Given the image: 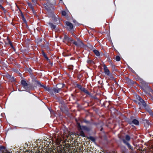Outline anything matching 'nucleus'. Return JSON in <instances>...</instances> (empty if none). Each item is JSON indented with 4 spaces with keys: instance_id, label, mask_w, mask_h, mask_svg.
<instances>
[{
    "instance_id": "f257e3e1",
    "label": "nucleus",
    "mask_w": 153,
    "mask_h": 153,
    "mask_svg": "<svg viewBox=\"0 0 153 153\" xmlns=\"http://www.w3.org/2000/svg\"><path fill=\"white\" fill-rule=\"evenodd\" d=\"M63 42L65 43H67V42L69 43L73 42V43L74 44L78 47H84L85 46L79 39H78V42H77L75 41H74L72 38L69 37L66 34H65L64 36Z\"/></svg>"
},
{
    "instance_id": "f03ea898",
    "label": "nucleus",
    "mask_w": 153,
    "mask_h": 153,
    "mask_svg": "<svg viewBox=\"0 0 153 153\" xmlns=\"http://www.w3.org/2000/svg\"><path fill=\"white\" fill-rule=\"evenodd\" d=\"M140 82L141 84V86H140V87L145 92L149 94L150 93L153 94V91L150 87L148 83H146L143 80H141Z\"/></svg>"
},
{
    "instance_id": "7ed1b4c3",
    "label": "nucleus",
    "mask_w": 153,
    "mask_h": 153,
    "mask_svg": "<svg viewBox=\"0 0 153 153\" xmlns=\"http://www.w3.org/2000/svg\"><path fill=\"white\" fill-rule=\"evenodd\" d=\"M75 120L77 123L76 124L78 125L83 123L87 124H98L95 123H94L92 119H90V120H88L87 117H85V118H79L78 119H76Z\"/></svg>"
},
{
    "instance_id": "20e7f679",
    "label": "nucleus",
    "mask_w": 153,
    "mask_h": 153,
    "mask_svg": "<svg viewBox=\"0 0 153 153\" xmlns=\"http://www.w3.org/2000/svg\"><path fill=\"white\" fill-rule=\"evenodd\" d=\"M137 99L140 102L145 109L149 113L150 115H153V112L150 108L149 106L146 104L145 101L140 96L137 97Z\"/></svg>"
},
{
    "instance_id": "39448f33",
    "label": "nucleus",
    "mask_w": 153,
    "mask_h": 153,
    "mask_svg": "<svg viewBox=\"0 0 153 153\" xmlns=\"http://www.w3.org/2000/svg\"><path fill=\"white\" fill-rule=\"evenodd\" d=\"M21 83L23 87L26 90H30L32 88V85L30 83H27L25 80H22Z\"/></svg>"
},
{
    "instance_id": "423d86ee",
    "label": "nucleus",
    "mask_w": 153,
    "mask_h": 153,
    "mask_svg": "<svg viewBox=\"0 0 153 153\" xmlns=\"http://www.w3.org/2000/svg\"><path fill=\"white\" fill-rule=\"evenodd\" d=\"M130 136L128 135H126L125 136V139H123L122 141L123 143L127 146L129 149H132V147L128 142L130 140Z\"/></svg>"
},
{
    "instance_id": "0eeeda50",
    "label": "nucleus",
    "mask_w": 153,
    "mask_h": 153,
    "mask_svg": "<svg viewBox=\"0 0 153 153\" xmlns=\"http://www.w3.org/2000/svg\"><path fill=\"white\" fill-rule=\"evenodd\" d=\"M127 121L130 124L132 123L134 124H139L138 120L136 119L135 117L133 116H131L130 118Z\"/></svg>"
},
{
    "instance_id": "6e6552de",
    "label": "nucleus",
    "mask_w": 153,
    "mask_h": 153,
    "mask_svg": "<svg viewBox=\"0 0 153 153\" xmlns=\"http://www.w3.org/2000/svg\"><path fill=\"white\" fill-rule=\"evenodd\" d=\"M76 86L75 87H77L82 91L84 92L85 93L88 95L90 96L91 95V94L85 88L82 87L81 85L77 84H76Z\"/></svg>"
},
{
    "instance_id": "1a4fd4ad",
    "label": "nucleus",
    "mask_w": 153,
    "mask_h": 153,
    "mask_svg": "<svg viewBox=\"0 0 153 153\" xmlns=\"http://www.w3.org/2000/svg\"><path fill=\"white\" fill-rule=\"evenodd\" d=\"M66 29L69 31H74V27L72 23L68 21L65 22Z\"/></svg>"
},
{
    "instance_id": "9d476101",
    "label": "nucleus",
    "mask_w": 153,
    "mask_h": 153,
    "mask_svg": "<svg viewBox=\"0 0 153 153\" xmlns=\"http://www.w3.org/2000/svg\"><path fill=\"white\" fill-rule=\"evenodd\" d=\"M78 128L79 129V130H83L84 131H86L87 132H89V131L91 130V128L88 127L86 126H82L81 125H78Z\"/></svg>"
},
{
    "instance_id": "9b49d317",
    "label": "nucleus",
    "mask_w": 153,
    "mask_h": 153,
    "mask_svg": "<svg viewBox=\"0 0 153 153\" xmlns=\"http://www.w3.org/2000/svg\"><path fill=\"white\" fill-rule=\"evenodd\" d=\"M59 85H62V86L61 88H59L58 87L53 88V92H54L55 94L59 93V91L61 90L62 88L64 87L65 85V84H59Z\"/></svg>"
},
{
    "instance_id": "f8f14e48",
    "label": "nucleus",
    "mask_w": 153,
    "mask_h": 153,
    "mask_svg": "<svg viewBox=\"0 0 153 153\" xmlns=\"http://www.w3.org/2000/svg\"><path fill=\"white\" fill-rule=\"evenodd\" d=\"M35 81L38 85H39L40 87L43 88L45 90L49 91V90L50 88H48L46 86L41 84L40 82L38 80H35Z\"/></svg>"
},
{
    "instance_id": "ddd939ff",
    "label": "nucleus",
    "mask_w": 153,
    "mask_h": 153,
    "mask_svg": "<svg viewBox=\"0 0 153 153\" xmlns=\"http://www.w3.org/2000/svg\"><path fill=\"white\" fill-rule=\"evenodd\" d=\"M35 81L38 85H39L40 87L43 88L45 90L49 91V90L50 88H48L46 86L41 84L40 82L38 80H35Z\"/></svg>"
},
{
    "instance_id": "4468645a",
    "label": "nucleus",
    "mask_w": 153,
    "mask_h": 153,
    "mask_svg": "<svg viewBox=\"0 0 153 153\" xmlns=\"http://www.w3.org/2000/svg\"><path fill=\"white\" fill-rule=\"evenodd\" d=\"M5 76L7 78L10 80L11 82H14L16 81L14 77L13 76H12L9 74H6Z\"/></svg>"
},
{
    "instance_id": "2eb2a0df",
    "label": "nucleus",
    "mask_w": 153,
    "mask_h": 153,
    "mask_svg": "<svg viewBox=\"0 0 153 153\" xmlns=\"http://www.w3.org/2000/svg\"><path fill=\"white\" fill-rule=\"evenodd\" d=\"M103 69L104 72L106 75L108 76L109 75L110 71L105 65H104L103 66Z\"/></svg>"
},
{
    "instance_id": "dca6fc26",
    "label": "nucleus",
    "mask_w": 153,
    "mask_h": 153,
    "mask_svg": "<svg viewBox=\"0 0 153 153\" xmlns=\"http://www.w3.org/2000/svg\"><path fill=\"white\" fill-rule=\"evenodd\" d=\"M7 151L5 146H0V152L5 153L6 152H7Z\"/></svg>"
},
{
    "instance_id": "f3484780",
    "label": "nucleus",
    "mask_w": 153,
    "mask_h": 153,
    "mask_svg": "<svg viewBox=\"0 0 153 153\" xmlns=\"http://www.w3.org/2000/svg\"><path fill=\"white\" fill-rule=\"evenodd\" d=\"M42 55L44 56V57L47 60L49 61V63L50 64H53L52 63H51L50 62V60L47 57V55H46L45 53L43 51H42Z\"/></svg>"
},
{
    "instance_id": "a211bd4d",
    "label": "nucleus",
    "mask_w": 153,
    "mask_h": 153,
    "mask_svg": "<svg viewBox=\"0 0 153 153\" xmlns=\"http://www.w3.org/2000/svg\"><path fill=\"white\" fill-rule=\"evenodd\" d=\"M48 24L52 30L55 29L56 28V26L54 25L53 23L51 22H49Z\"/></svg>"
},
{
    "instance_id": "6ab92c4d",
    "label": "nucleus",
    "mask_w": 153,
    "mask_h": 153,
    "mask_svg": "<svg viewBox=\"0 0 153 153\" xmlns=\"http://www.w3.org/2000/svg\"><path fill=\"white\" fill-rule=\"evenodd\" d=\"M93 52L97 56H100V53L98 50L96 49H94L93 50Z\"/></svg>"
},
{
    "instance_id": "aec40b11",
    "label": "nucleus",
    "mask_w": 153,
    "mask_h": 153,
    "mask_svg": "<svg viewBox=\"0 0 153 153\" xmlns=\"http://www.w3.org/2000/svg\"><path fill=\"white\" fill-rule=\"evenodd\" d=\"M78 129L79 131L80 135L82 137H85V135L83 131H82L83 130H79V128H78Z\"/></svg>"
},
{
    "instance_id": "412c9836",
    "label": "nucleus",
    "mask_w": 153,
    "mask_h": 153,
    "mask_svg": "<svg viewBox=\"0 0 153 153\" xmlns=\"http://www.w3.org/2000/svg\"><path fill=\"white\" fill-rule=\"evenodd\" d=\"M52 96H54L55 95L53 93V88H50L48 91Z\"/></svg>"
},
{
    "instance_id": "4be33fe9",
    "label": "nucleus",
    "mask_w": 153,
    "mask_h": 153,
    "mask_svg": "<svg viewBox=\"0 0 153 153\" xmlns=\"http://www.w3.org/2000/svg\"><path fill=\"white\" fill-rule=\"evenodd\" d=\"M21 16L22 19L23 21L25 23H26L27 22L26 20L22 13H21Z\"/></svg>"
},
{
    "instance_id": "5701e85b",
    "label": "nucleus",
    "mask_w": 153,
    "mask_h": 153,
    "mask_svg": "<svg viewBox=\"0 0 153 153\" xmlns=\"http://www.w3.org/2000/svg\"><path fill=\"white\" fill-rule=\"evenodd\" d=\"M143 121V123L144 124H150V123L149 122V121L147 120H142Z\"/></svg>"
},
{
    "instance_id": "b1692460",
    "label": "nucleus",
    "mask_w": 153,
    "mask_h": 153,
    "mask_svg": "<svg viewBox=\"0 0 153 153\" xmlns=\"http://www.w3.org/2000/svg\"><path fill=\"white\" fill-rule=\"evenodd\" d=\"M11 48L13 49L14 51H15L16 49L15 48H14L13 46V45L11 42L9 40L8 42Z\"/></svg>"
},
{
    "instance_id": "393cba45",
    "label": "nucleus",
    "mask_w": 153,
    "mask_h": 153,
    "mask_svg": "<svg viewBox=\"0 0 153 153\" xmlns=\"http://www.w3.org/2000/svg\"><path fill=\"white\" fill-rule=\"evenodd\" d=\"M1 5L2 4H0V8L2 9V10H3V12L5 13L7 12V10L5 8L2 6Z\"/></svg>"
},
{
    "instance_id": "a878e982",
    "label": "nucleus",
    "mask_w": 153,
    "mask_h": 153,
    "mask_svg": "<svg viewBox=\"0 0 153 153\" xmlns=\"http://www.w3.org/2000/svg\"><path fill=\"white\" fill-rule=\"evenodd\" d=\"M89 138L90 140H91V141L93 142H94L95 141V138H94V137L92 136H90L89 137Z\"/></svg>"
},
{
    "instance_id": "bb28decb",
    "label": "nucleus",
    "mask_w": 153,
    "mask_h": 153,
    "mask_svg": "<svg viewBox=\"0 0 153 153\" xmlns=\"http://www.w3.org/2000/svg\"><path fill=\"white\" fill-rule=\"evenodd\" d=\"M115 59L117 61H119L120 60V57L119 56H117L116 57Z\"/></svg>"
},
{
    "instance_id": "cd10ccee",
    "label": "nucleus",
    "mask_w": 153,
    "mask_h": 153,
    "mask_svg": "<svg viewBox=\"0 0 153 153\" xmlns=\"http://www.w3.org/2000/svg\"><path fill=\"white\" fill-rule=\"evenodd\" d=\"M62 14L63 16H65L66 15L67 13L65 11L63 10L62 12Z\"/></svg>"
},
{
    "instance_id": "c85d7f7f",
    "label": "nucleus",
    "mask_w": 153,
    "mask_h": 153,
    "mask_svg": "<svg viewBox=\"0 0 153 153\" xmlns=\"http://www.w3.org/2000/svg\"><path fill=\"white\" fill-rule=\"evenodd\" d=\"M28 71L30 73V74H33L31 68H29L28 70Z\"/></svg>"
},
{
    "instance_id": "c756f323",
    "label": "nucleus",
    "mask_w": 153,
    "mask_h": 153,
    "mask_svg": "<svg viewBox=\"0 0 153 153\" xmlns=\"http://www.w3.org/2000/svg\"><path fill=\"white\" fill-rule=\"evenodd\" d=\"M108 76L110 77L112 79H114V77L113 75L111 74L110 73L109 75H108Z\"/></svg>"
},
{
    "instance_id": "7c9ffc66",
    "label": "nucleus",
    "mask_w": 153,
    "mask_h": 153,
    "mask_svg": "<svg viewBox=\"0 0 153 153\" xmlns=\"http://www.w3.org/2000/svg\"><path fill=\"white\" fill-rule=\"evenodd\" d=\"M28 5L29 6V7L30 8V9L33 8L31 4L30 3H27Z\"/></svg>"
},
{
    "instance_id": "2f4dec72",
    "label": "nucleus",
    "mask_w": 153,
    "mask_h": 153,
    "mask_svg": "<svg viewBox=\"0 0 153 153\" xmlns=\"http://www.w3.org/2000/svg\"><path fill=\"white\" fill-rule=\"evenodd\" d=\"M128 81L132 84H133L134 83V82L133 81L131 80V79H128Z\"/></svg>"
},
{
    "instance_id": "473e14b6",
    "label": "nucleus",
    "mask_w": 153,
    "mask_h": 153,
    "mask_svg": "<svg viewBox=\"0 0 153 153\" xmlns=\"http://www.w3.org/2000/svg\"><path fill=\"white\" fill-rule=\"evenodd\" d=\"M31 10H32L33 13L34 15H36V12L35 11V10L34 9V8H33L32 9H31Z\"/></svg>"
},
{
    "instance_id": "72a5a7b5",
    "label": "nucleus",
    "mask_w": 153,
    "mask_h": 153,
    "mask_svg": "<svg viewBox=\"0 0 153 153\" xmlns=\"http://www.w3.org/2000/svg\"><path fill=\"white\" fill-rule=\"evenodd\" d=\"M93 62L92 60H88L87 61V63L89 64H91Z\"/></svg>"
},
{
    "instance_id": "f704fd0d",
    "label": "nucleus",
    "mask_w": 153,
    "mask_h": 153,
    "mask_svg": "<svg viewBox=\"0 0 153 153\" xmlns=\"http://www.w3.org/2000/svg\"><path fill=\"white\" fill-rule=\"evenodd\" d=\"M12 70L15 72H16V73L19 72V71L18 70V69H16L13 68V69Z\"/></svg>"
},
{
    "instance_id": "c9c22d12",
    "label": "nucleus",
    "mask_w": 153,
    "mask_h": 153,
    "mask_svg": "<svg viewBox=\"0 0 153 153\" xmlns=\"http://www.w3.org/2000/svg\"><path fill=\"white\" fill-rule=\"evenodd\" d=\"M73 65H70V66H69L68 68L69 69L71 70H73Z\"/></svg>"
},
{
    "instance_id": "e433bc0d",
    "label": "nucleus",
    "mask_w": 153,
    "mask_h": 153,
    "mask_svg": "<svg viewBox=\"0 0 153 153\" xmlns=\"http://www.w3.org/2000/svg\"><path fill=\"white\" fill-rule=\"evenodd\" d=\"M32 1L33 3L34 4L36 5V2L37 0H31Z\"/></svg>"
},
{
    "instance_id": "4c0bfd02",
    "label": "nucleus",
    "mask_w": 153,
    "mask_h": 153,
    "mask_svg": "<svg viewBox=\"0 0 153 153\" xmlns=\"http://www.w3.org/2000/svg\"><path fill=\"white\" fill-rule=\"evenodd\" d=\"M45 47L46 49L47 50H50V48L48 45L46 46H45Z\"/></svg>"
},
{
    "instance_id": "58836bf2",
    "label": "nucleus",
    "mask_w": 153,
    "mask_h": 153,
    "mask_svg": "<svg viewBox=\"0 0 153 153\" xmlns=\"http://www.w3.org/2000/svg\"><path fill=\"white\" fill-rule=\"evenodd\" d=\"M4 2V0H0V4H2Z\"/></svg>"
},
{
    "instance_id": "ea45409f",
    "label": "nucleus",
    "mask_w": 153,
    "mask_h": 153,
    "mask_svg": "<svg viewBox=\"0 0 153 153\" xmlns=\"http://www.w3.org/2000/svg\"><path fill=\"white\" fill-rule=\"evenodd\" d=\"M73 23H75V25H76V23H77V22L75 20V19L73 20Z\"/></svg>"
},
{
    "instance_id": "a19ab883",
    "label": "nucleus",
    "mask_w": 153,
    "mask_h": 153,
    "mask_svg": "<svg viewBox=\"0 0 153 153\" xmlns=\"http://www.w3.org/2000/svg\"><path fill=\"white\" fill-rule=\"evenodd\" d=\"M51 4L52 5H55L56 4L55 1H54L53 2H51Z\"/></svg>"
},
{
    "instance_id": "79ce46f5",
    "label": "nucleus",
    "mask_w": 153,
    "mask_h": 153,
    "mask_svg": "<svg viewBox=\"0 0 153 153\" xmlns=\"http://www.w3.org/2000/svg\"><path fill=\"white\" fill-rule=\"evenodd\" d=\"M72 35L73 36H74L77 39V41H78V39H79L76 37V36H75V34H74L72 33Z\"/></svg>"
},
{
    "instance_id": "37998d69",
    "label": "nucleus",
    "mask_w": 153,
    "mask_h": 153,
    "mask_svg": "<svg viewBox=\"0 0 153 153\" xmlns=\"http://www.w3.org/2000/svg\"><path fill=\"white\" fill-rule=\"evenodd\" d=\"M42 41V39H40L38 40V42H41Z\"/></svg>"
},
{
    "instance_id": "c03bdc74",
    "label": "nucleus",
    "mask_w": 153,
    "mask_h": 153,
    "mask_svg": "<svg viewBox=\"0 0 153 153\" xmlns=\"http://www.w3.org/2000/svg\"><path fill=\"white\" fill-rule=\"evenodd\" d=\"M46 9L47 10H48V11H49L50 10V9L49 8H46Z\"/></svg>"
},
{
    "instance_id": "a18cd8bd",
    "label": "nucleus",
    "mask_w": 153,
    "mask_h": 153,
    "mask_svg": "<svg viewBox=\"0 0 153 153\" xmlns=\"http://www.w3.org/2000/svg\"><path fill=\"white\" fill-rule=\"evenodd\" d=\"M71 95L73 97H75V96L73 94H71Z\"/></svg>"
},
{
    "instance_id": "49530a36",
    "label": "nucleus",
    "mask_w": 153,
    "mask_h": 153,
    "mask_svg": "<svg viewBox=\"0 0 153 153\" xmlns=\"http://www.w3.org/2000/svg\"><path fill=\"white\" fill-rule=\"evenodd\" d=\"M5 153H12L11 152H7H7H6Z\"/></svg>"
},
{
    "instance_id": "de8ad7c7",
    "label": "nucleus",
    "mask_w": 153,
    "mask_h": 153,
    "mask_svg": "<svg viewBox=\"0 0 153 153\" xmlns=\"http://www.w3.org/2000/svg\"><path fill=\"white\" fill-rule=\"evenodd\" d=\"M2 120L1 119H0V124H1Z\"/></svg>"
},
{
    "instance_id": "09e8293b",
    "label": "nucleus",
    "mask_w": 153,
    "mask_h": 153,
    "mask_svg": "<svg viewBox=\"0 0 153 153\" xmlns=\"http://www.w3.org/2000/svg\"><path fill=\"white\" fill-rule=\"evenodd\" d=\"M151 100L153 102V97H152L151 98Z\"/></svg>"
},
{
    "instance_id": "8fccbe9b",
    "label": "nucleus",
    "mask_w": 153,
    "mask_h": 153,
    "mask_svg": "<svg viewBox=\"0 0 153 153\" xmlns=\"http://www.w3.org/2000/svg\"><path fill=\"white\" fill-rule=\"evenodd\" d=\"M103 129V128L102 127L100 129V131H102V130Z\"/></svg>"
},
{
    "instance_id": "3c124183",
    "label": "nucleus",
    "mask_w": 153,
    "mask_h": 153,
    "mask_svg": "<svg viewBox=\"0 0 153 153\" xmlns=\"http://www.w3.org/2000/svg\"><path fill=\"white\" fill-rule=\"evenodd\" d=\"M132 126L134 127V126H133V125H132Z\"/></svg>"
},
{
    "instance_id": "603ef678",
    "label": "nucleus",
    "mask_w": 153,
    "mask_h": 153,
    "mask_svg": "<svg viewBox=\"0 0 153 153\" xmlns=\"http://www.w3.org/2000/svg\"><path fill=\"white\" fill-rule=\"evenodd\" d=\"M151 116H153V115H151Z\"/></svg>"
},
{
    "instance_id": "864d4df0",
    "label": "nucleus",
    "mask_w": 153,
    "mask_h": 153,
    "mask_svg": "<svg viewBox=\"0 0 153 153\" xmlns=\"http://www.w3.org/2000/svg\"><path fill=\"white\" fill-rule=\"evenodd\" d=\"M47 1H49V0H46Z\"/></svg>"
}]
</instances>
